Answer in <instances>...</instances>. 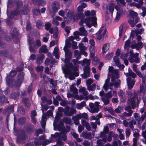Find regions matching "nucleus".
<instances>
[{
    "instance_id": "47",
    "label": "nucleus",
    "mask_w": 146,
    "mask_h": 146,
    "mask_svg": "<svg viewBox=\"0 0 146 146\" xmlns=\"http://www.w3.org/2000/svg\"><path fill=\"white\" fill-rule=\"evenodd\" d=\"M128 56V53H122L120 55V58L123 60L127 59V57Z\"/></svg>"
},
{
    "instance_id": "25",
    "label": "nucleus",
    "mask_w": 146,
    "mask_h": 146,
    "mask_svg": "<svg viewBox=\"0 0 146 146\" xmlns=\"http://www.w3.org/2000/svg\"><path fill=\"white\" fill-rule=\"evenodd\" d=\"M80 35L86 36L87 35V31L84 27H81L79 29Z\"/></svg>"
},
{
    "instance_id": "38",
    "label": "nucleus",
    "mask_w": 146,
    "mask_h": 146,
    "mask_svg": "<svg viewBox=\"0 0 146 146\" xmlns=\"http://www.w3.org/2000/svg\"><path fill=\"white\" fill-rule=\"evenodd\" d=\"M14 107L13 106H11L10 107H9L7 109L4 111V113H6L8 112L9 113L11 112H13V111Z\"/></svg>"
},
{
    "instance_id": "57",
    "label": "nucleus",
    "mask_w": 146,
    "mask_h": 146,
    "mask_svg": "<svg viewBox=\"0 0 146 146\" xmlns=\"http://www.w3.org/2000/svg\"><path fill=\"white\" fill-rule=\"evenodd\" d=\"M144 119V117L141 116L137 121V125L142 124V122L143 121Z\"/></svg>"
},
{
    "instance_id": "60",
    "label": "nucleus",
    "mask_w": 146,
    "mask_h": 146,
    "mask_svg": "<svg viewBox=\"0 0 146 146\" xmlns=\"http://www.w3.org/2000/svg\"><path fill=\"white\" fill-rule=\"evenodd\" d=\"M130 41L129 40H127L125 42L124 46V48L125 49L128 47L130 44Z\"/></svg>"
},
{
    "instance_id": "15",
    "label": "nucleus",
    "mask_w": 146,
    "mask_h": 146,
    "mask_svg": "<svg viewBox=\"0 0 146 146\" xmlns=\"http://www.w3.org/2000/svg\"><path fill=\"white\" fill-rule=\"evenodd\" d=\"M80 136L86 139H91L92 137V134L87 131L83 132Z\"/></svg>"
},
{
    "instance_id": "36",
    "label": "nucleus",
    "mask_w": 146,
    "mask_h": 146,
    "mask_svg": "<svg viewBox=\"0 0 146 146\" xmlns=\"http://www.w3.org/2000/svg\"><path fill=\"white\" fill-rule=\"evenodd\" d=\"M133 51L132 50H130L129 51L130 56L132 57L133 58H135L136 57H137L138 56V53H136L134 54L133 52Z\"/></svg>"
},
{
    "instance_id": "2",
    "label": "nucleus",
    "mask_w": 146,
    "mask_h": 146,
    "mask_svg": "<svg viewBox=\"0 0 146 146\" xmlns=\"http://www.w3.org/2000/svg\"><path fill=\"white\" fill-rule=\"evenodd\" d=\"M78 16L79 19H81L79 24L80 26H82L83 23H85L86 25L89 27L90 28L92 25L96 27L97 26L96 21L97 18L96 17H90L85 19L84 18L85 16L82 13H78Z\"/></svg>"
},
{
    "instance_id": "54",
    "label": "nucleus",
    "mask_w": 146,
    "mask_h": 146,
    "mask_svg": "<svg viewBox=\"0 0 146 146\" xmlns=\"http://www.w3.org/2000/svg\"><path fill=\"white\" fill-rule=\"evenodd\" d=\"M82 62L84 64H86L87 66H89L90 64V60L86 59L83 60Z\"/></svg>"
},
{
    "instance_id": "28",
    "label": "nucleus",
    "mask_w": 146,
    "mask_h": 146,
    "mask_svg": "<svg viewBox=\"0 0 146 146\" xmlns=\"http://www.w3.org/2000/svg\"><path fill=\"white\" fill-rule=\"evenodd\" d=\"M86 106V103L83 101L80 103L76 105V108L78 110L81 109L84 106Z\"/></svg>"
},
{
    "instance_id": "20",
    "label": "nucleus",
    "mask_w": 146,
    "mask_h": 146,
    "mask_svg": "<svg viewBox=\"0 0 146 146\" xmlns=\"http://www.w3.org/2000/svg\"><path fill=\"white\" fill-rule=\"evenodd\" d=\"M125 74L127 77L131 76L133 78H135L136 76V74L130 70H129L128 72L125 73Z\"/></svg>"
},
{
    "instance_id": "63",
    "label": "nucleus",
    "mask_w": 146,
    "mask_h": 146,
    "mask_svg": "<svg viewBox=\"0 0 146 146\" xmlns=\"http://www.w3.org/2000/svg\"><path fill=\"white\" fill-rule=\"evenodd\" d=\"M136 44L137 46V50H138L139 48H141L143 46V43L140 41L138 42Z\"/></svg>"
},
{
    "instance_id": "24",
    "label": "nucleus",
    "mask_w": 146,
    "mask_h": 146,
    "mask_svg": "<svg viewBox=\"0 0 146 146\" xmlns=\"http://www.w3.org/2000/svg\"><path fill=\"white\" fill-rule=\"evenodd\" d=\"M136 123V121L135 120L133 119L129 122L128 126L132 129H133L134 128L133 125H135Z\"/></svg>"
},
{
    "instance_id": "51",
    "label": "nucleus",
    "mask_w": 146,
    "mask_h": 146,
    "mask_svg": "<svg viewBox=\"0 0 146 146\" xmlns=\"http://www.w3.org/2000/svg\"><path fill=\"white\" fill-rule=\"evenodd\" d=\"M60 138H62L64 141H66L67 139L66 133H61L60 135Z\"/></svg>"
},
{
    "instance_id": "1",
    "label": "nucleus",
    "mask_w": 146,
    "mask_h": 146,
    "mask_svg": "<svg viewBox=\"0 0 146 146\" xmlns=\"http://www.w3.org/2000/svg\"><path fill=\"white\" fill-rule=\"evenodd\" d=\"M108 70L112 76L110 83V78L109 77H108L106 80L103 88L106 91H107L109 88L113 89V88H117L121 84L120 80L117 79L119 77V70L116 69H113V67L110 66L109 67Z\"/></svg>"
},
{
    "instance_id": "11",
    "label": "nucleus",
    "mask_w": 146,
    "mask_h": 146,
    "mask_svg": "<svg viewBox=\"0 0 146 146\" xmlns=\"http://www.w3.org/2000/svg\"><path fill=\"white\" fill-rule=\"evenodd\" d=\"M18 78L15 82V86L16 88H19L21 86L23 81V76L22 73H21L18 76Z\"/></svg>"
},
{
    "instance_id": "7",
    "label": "nucleus",
    "mask_w": 146,
    "mask_h": 146,
    "mask_svg": "<svg viewBox=\"0 0 146 146\" xmlns=\"http://www.w3.org/2000/svg\"><path fill=\"white\" fill-rule=\"evenodd\" d=\"M104 29V27H102L100 29L99 31L96 33V35L97 36V39L100 40L102 39V40H105L107 38V35L106 34V30L105 29L103 33L101 34L102 32Z\"/></svg>"
},
{
    "instance_id": "10",
    "label": "nucleus",
    "mask_w": 146,
    "mask_h": 146,
    "mask_svg": "<svg viewBox=\"0 0 146 146\" xmlns=\"http://www.w3.org/2000/svg\"><path fill=\"white\" fill-rule=\"evenodd\" d=\"M114 9V4L111 3L108 5H107L106 10V13L107 14L111 13L112 14Z\"/></svg>"
},
{
    "instance_id": "9",
    "label": "nucleus",
    "mask_w": 146,
    "mask_h": 146,
    "mask_svg": "<svg viewBox=\"0 0 146 146\" xmlns=\"http://www.w3.org/2000/svg\"><path fill=\"white\" fill-rule=\"evenodd\" d=\"M76 110L67 106L65 107L64 114L65 115L69 116H72L74 114L76 113Z\"/></svg>"
},
{
    "instance_id": "17",
    "label": "nucleus",
    "mask_w": 146,
    "mask_h": 146,
    "mask_svg": "<svg viewBox=\"0 0 146 146\" xmlns=\"http://www.w3.org/2000/svg\"><path fill=\"white\" fill-rule=\"evenodd\" d=\"M48 52V50L46 48V46L45 45H42L39 48V53H47Z\"/></svg>"
},
{
    "instance_id": "56",
    "label": "nucleus",
    "mask_w": 146,
    "mask_h": 146,
    "mask_svg": "<svg viewBox=\"0 0 146 146\" xmlns=\"http://www.w3.org/2000/svg\"><path fill=\"white\" fill-rule=\"evenodd\" d=\"M133 112V111H131L130 112H129V113H127L125 112L123 113L122 115L123 116L125 117H130L131 115Z\"/></svg>"
},
{
    "instance_id": "29",
    "label": "nucleus",
    "mask_w": 146,
    "mask_h": 146,
    "mask_svg": "<svg viewBox=\"0 0 146 146\" xmlns=\"http://www.w3.org/2000/svg\"><path fill=\"white\" fill-rule=\"evenodd\" d=\"M104 110L105 111H108L109 113L112 115H114V112L113 110L111 107H105L104 108Z\"/></svg>"
},
{
    "instance_id": "39",
    "label": "nucleus",
    "mask_w": 146,
    "mask_h": 146,
    "mask_svg": "<svg viewBox=\"0 0 146 146\" xmlns=\"http://www.w3.org/2000/svg\"><path fill=\"white\" fill-rule=\"evenodd\" d=\"M36 25L38 29H41L43 27V23L40 21L38 20L36 22Z\"/></svg>"
},
{
    "instance_id": "30",
    "label": "nucleus",
    "mask_w": 146,
    "mask_h": 146,
    "mask_svg": "<svg viewBox=\"0 0 146 146\" xmlns=\"http://www.w3.org/2000/svg\"><path fill=\"white\" fill-rule=\"evenodd\" d=\"M136 73L139 77H141L142 80V82H144L145 81L146 76L144 74H142L139 71H137Z\"/></svg>"
},
{
    "instance_id": "41",
    "label": "nucleus",
    "mask_w": 146,
    "mask_h": 146,
    "mask_svg": "<svg viewBox=\"0 0 146 146\" xmlns=\"http://www.w3.org/2000/svg\"><path fill=\"white\" fill-rule=\"evenodd\" d=\"M33 12L34 14L36 15H38L40 14L39 8L38 7L34 8Z\"/></svg>"
},
{
    "instance_id": "59",
    "label": "nucleus",
    "mask_w": 146,
    "mask_h": 146,
    "mask_svg": "<svg viewBox=\"0 0 146 146\" xmlns=\"http://www.w3.org/2000/svg\"><path fill=\"white\" fill-rule=\"evenodd\" d=\"M118 94L121 98H123L125 96V93L122 90H119L118 92Z\"/></svg>"
},
{
    "instance_id": "45",
    "label": "nucleus",
    "mask_w": 146,
    "mask_h": 146,
    "mask_svg": "<svg viewBox=\"0 0 146 146\" xmlns=\"http://www.w3.org/2000/svg\"><path fill=\"white\" fill-rule=\"evenodd\" d=\"M146 126V122L144 123L142 125L141 124H138V127L142 130H144L145 129V127Z\"/></svg>"
},
{
    "instance_id": "26",
    "label": "nucleus",
    "mask_w": 146,
    "mask_h": 146,
    "mask_svg": "<svg viewBox=\"0 0 146 146\" xmlns=\"http://www.w3.org/2000/svg\"><path fill=\"white\" fill-rule=\"evenodd\" d=\"M75 38V37H74L73 36H71L68 39L66 40V45L67 44L68 46H70L71 44L69 42V41H72Z\"/></svg>"
},
{
    "instance_id": "18",
    "label": "nucleus",
    "mask_w": 146,
    "mask_h": 146,
    "mask_svg": "<svg viewBox=\"0 0 146 146\" xmlns=\"http://www.w3.org/2000/svg\"><path fill=\"white\" fill-rule=\"evenodd\" d=\"M44 54H39L36 60V62L38 64H40L42 62V60L44 59Z\"/></svg>"
},
{
    "instance_id": "6",
    "label": "nucleus",
    "mask_w": 146,
    "mask_h": 146,
    "mask_svg": "<svg viewBox=\"0 0 146 146\" xmlns=\"http://www.w3.org/2000/svg\"><path fill=\"white\" fill-rule=\"evenodd\" d=\"M58 15L62 16L64 17L65 15L67 17L66 19V17H64V19L67 22L70 21L72 19V15L71 14L70 11L68 9H65L64 11L61 10L58 12Z\"/></svg>"
},
{
    "instance_id": "61",
    "label": "nucleus",
    "mask_w": 146,
    "mask_h": 146,
    "mask_svg": "<svg viewBox=\"0 0 146 146\" xmlns=\"http://www.w3.org/2000/svg\"><path fill=\"white\" fill-rule=\"evenodd\" d=\"M87 121L85 120L84 119H82V124L83 126H86L88 125L89 123L88 122V119H87Z\"/></svg>"
},
{
    "instance_id": "23",
    "label": "nucleus",
    "mask_w": 146,
    "mask_h": 146,
    "mask_svg": "<svg viewBox=\"0 0 146 146\" xmlns=\"http://www.w3.org/2000/svg\"><path fill=\"white\" fill-rule=\"evenodd\" d=\"M22 13V12H21L17 10L16 11L14 12H12L10 13V15L9 16L10 19H13L15 15H17L20 14V13Z\"/></svg>"
},
{
    "instance_id": "16",
    "label": "nucleus",
    "mask_w": 146,
    "mask_h": 146,
    "mask_svg": "<svg viewBox=\"0 0 146 146\" xmlns=\"http://www.w3.org/2000/svg\"><path fill=\"white\" fill-rule=\"evenodd\" d=\"M80 119V116L79 114H77L75 116H74L72 117V119L74 121V123L75 125H77L79 123V120Z\"/></svg>"
},
{
    "instance_id": "42",
    "label": "nucleus",
    "mask_w": 146,
    "mask_h": 146,
    "mask_svg": "<svg viewBox=\"0 0 146 146\" xmlns=\"http://www.w3.org/2000/svg\"><path fill=\"white\" fill-rule=\"evenodd\" d=\"M139 131L137 129H135L133 131V136L136 138L139 137Z\"/></svg>"
},
{
    "instance_id": "34",
    "label": "nucleus",
    "mask_w": 146,
    "mask_h": 146,
    "mask_svg": "<svg viewBox=\"0 0 146 146\" xmlns=\"http://www.w3.org/2000/svg\"><path fill=\"white\" fill-rule=\"evenodd\" d=\"M18 111L19 113L22 115H24L25 113V110L21 106H20L18 107Z\"/></svg>"
},
{
    "instance_id": "58",
    "label": "nucleus",
    "mask_w": 146,
    "mask_h": 146,
    "mask_svg": "<svg viewBox=\"0 0 146 146\" xmlns=\"http://www.w3.org/2000/svg\"><path fill=\"white\" fill-rule=\"evenodd\" d=\"M145 81L144 82H143V83L142 85H141L140 86V91L141 92H144V88L145 87Z\"/></svg>"
},
{
    "instance_id": "35",
    "label": "nucleus",
    "mask_w": 146,
    "mask_h": 146,
    "mask_svg": "<svg viewBox=\"0 0 146 146\" xmlns=\"http://www.w3.org/2000/svg\"><path fill=\"white\" fill-rule=\"evenodd\" d=\"M124 29L123 25L122 24L120 25L119 27V35L121 36L122 34L124 33Z\"/></svg>"
},
{
    "instance_id": "37",
    "label": "nucleus",
    "mask_w": 146,
    "mask_h": 146,
    "mask_svg": "<svg viewBox=\"0 0 146 146\" xmlns=\"http://www.w3.org/2000/svg\"><path fill=\"white\" fill-rule=\"evenodd\" d=\"M23 101L24 102L25 105L27 107H30L31 106V104L30 103L28 99L26 98H24L23 99Z\"/></svg>"
},
{
    "instance_id": "3",
    "label": "nucleus",
    "mask_w": 146,
    "mask_h": 146,
    "mask_svg": "<svg viewBox=\"0 0 146 146\" xmlns=\"http://www.w3.org/2000/svg\"><path fill=\"white\" fill-rule=\"evenodd\" d=\"M73 67V65L72 66V68H71L70 66L66 67L65 68H63V70L64 74L66 78L68 77L70 80H71L74 79L75 76H77L79 75L78 73L77 72H74L70 69V68H72Z\"/></svg>"
},
{
    "instance_id": "4",
    "label": "nucleus",
    "mask_w": 146,
    "mask_h": 146,
    "mask_svg": "<svg viewBox=\"0 0 146 146\" xmlns=\"http://www.w3.org/2000/svg\"><path fill=\"white\" fill-rule=\"evenodd\" d=\"M70 46H68V45H65L64 49L65 52L66 58L64 61L65 63V67L70 66L71 68H72L73 65L71 63H69L70 60L71 58L72 53L69 50L68 48Z\"/></svg>"
},
{
    "instance_id": "27",
    "label": "nucleus",
    "mask_w": 146,
    "mask_h": 146,
    "mask_svg": "<svg viewBox=\"0 0 146 146\" xmlns=\"http://www.w3.org/2000/svg\"><path fill=\"white\" fill-rule=\"evenodd\" d=\"M109 44H106L104 45L102 48V52L103 54L106 53L109 49Z\"/></svg>"
},
{
    "instance_id": "19",
    "label": "nucleus",
    "mask_w": 146,
    "mask_h": 146,
    "mask_svg": "<svg viewBox=\"0 0 146 146\" xmlns=\"http://www.w3.org/2000/svg\"><path fill=\"white\" fill-rule=\"evenodd\" d=\"M17 74L16 71L15 70L11 71L10 74V76L9 77L7 76L6 78V81L8 83L9 82V79L10 78H12L13 77L15 76Z\"/></svg>"
},
{
    "instance_id": "32",
    "label": "nucleus",
    "mask_w": 146,
    "mask_h": 146,
    "mask_svg": "<svg viewBox=\"0 0 146 146\" xmlns=\"http://www.w3.org/2000/svg\"><path fill=\"white\" fill-rule=\"evenodd\" d=\"M35 3L36 1H37L39 5L42 6H44L46 3V2L44 0H32Z\"/></svg>"
},
{
    "instance_id": "12",
    "label": "nucleus",
    "mask_w": 146,
    "mask_h": 146,
    "mask_svg": "<svg viewBox=\"0 0 146 146\" xmlns=\"http://www.w3.org/2000/svg\"><path fill=\"white\" fill-rule=\"evenodd\" d=\"M89 106L90 109H88V110L92 113H97L99 111V108L98 107L95 106L94 104L93 103H90Z\"/></svg>"
},
{
    "instance_id": "43",
    "label": "nucleus",
    "mask_w": 146,
    "mask_h": 146,
    "mask_svg": "<svg viewBox=\"0 0 146 146\" xmlns=\"http://www.w3.org/2000/svg\"><path fill=\"white\" fill-rule=\"evenodd\" d=\"M63 121L67 124H70L71 123V119L70 117H65Z\"/></svg>"
},
{
    "instance_id": "44",
    "label": "nucleus",
    "mask_w": 146,
    "mask_h": 146,
    "mask_svg": "<svg viewBox=\"0 0 146 146\" xmlns=\"http://www.w3.org/2000/svg\"><path fill=\"white\" fill-rule=\"evenodd\" d=\"M90 73L89 72L84 71V73L82 75V77L86 78L89 76Z\"/></svg>"
},
{
    "instance_id": "14",
    "label": "nucleus",
    "mask_w": 146,
    "mask_h": 146,
    "mask_svg": "<svg viewBox=\"0 0 146 146\" xmlns=\"http://www.w3.org/2000/svg\"><path fill=\"white\" fill-rule=\"evenodd\" d=\"M128 88L131 89L135 84V81L132 80L131 78L128 77L127 79Z\"/></svg>"
},
{
    "instance_id": "33",
    "label": "nucleus",
    "mask_w": 146,
    "mask_h": 146,
    "mask_svg": "<svg viewBox=\"0 0 146 146\" xmlns=\"http://www.w3.org/2000/svg\"><path fill=\"white\" fill-rule=\"evenodd\" d=\"M96 88V85L94 84L92 86L90 85L88 86V90L89 91H94Z\"/></svg>"
},
{
    "instance_id": "52",
    "label": "nucleus",
    "mask_w": 146,
    "mask_h": 146,
    "mask_svg": "<svg viewBox=\"0 0 146 146\" xmlns=\"http://www.w3.org/2000/svg\"><path fill=\"white\" fill-rule=\"evenodd\" d=\"M130 15L133 17H136L137 16V13L132 10H130L129 11Z\"/></svg>"
},
{
    "instance_id": "55",
    "label": "nucleus",
    "mask_w": 146,
    "mask_h": 146,
    "mask_svg": "<svg viewBox=\"0 0 146 146\" xmlns=\"http://www.w3.org/2000/svg\"><path fill=\"white\" fill-rule=\"evenodd\" d=\"M122 110L123 108L120 106H119L115 109V111L116 113H120Z\"/></svg>"
},
{
    "instance_id": "5",
    "label": "nucleus",
    "mask_w": 146,
    "mask_h": 146,
    "mask_svg": "<svg viewBox=\"0 0 146 146\" xmlns=\"http://www.w3.org/2000/svg\"><path fill=\"white\" fill-rule=\"evenodd\" d=\"M137 96V94L135 92H134L133 97L131 98L129 100V101L128 102L129 106H127L125 108L126 111L130 112L131 111H132L131 110V108L134 109L135 108L136 105L135 100Z\"/></svg>"
},
{
    "instance_id": "64",
    "label": "nucleus",
    "mask_w": 146,
    "mask_h": 146,
    "mask_svg": "<svg viewBox=\"0 0 146 146\" xmlns=\"http://www.w3.org/2000/svg\"><path fill=\"white\" fill-rule=\"evenodd\" d=\"M86 82L88 86L90 85L93 82V80L92 79H89L86 81Z\"/></svg>"
},
{
    "instance_id": "49",
    "label": "nucleus",
    "mask_w": 146,
    "mask_h": 146,
    "mask_svg": "<svg viewBox=\"0 0 146 146\" xmlns=\"http://www.w3.org/2000/svg\"><path fill=\"white\" fill-rule=\"evenodd\" d=\"M78 47L80 49L81 51L86 50L87 48L84 46V44L82 43L79 44Z\"/></svg>"
},
{
    "instance_id": "40",
    "label": "nucleus",
    "mask_w": 146,
    "mask_h": 146,
    "mask_svg": "<svg viewBox=\"0 0 146 146\" xmlns=\"http://www.w3.org/2000/svg\"><path fill=\"white\" fill-rule=\"evenodd\" d=\"M118 144L119 146H121V142L119 140H118L117 141H115L112 143V145L114 146H117Z\"/></svg>"
},
{
    "instance_id": "13",
    "label": "nucleus",
    "mask_w": 146,
    "mask_h": 146,
    "mask_svg": "<svg viewBox=\"0 0 146 146\" xmlns=\"http://www.w3.org/2000/svg\"><path fill=\"white\" fill-rule=\"evenodd\" d=\"M115 9L117 11V14L115 19V21L117 22L120 18V14L123 13V10L121 9L118 5H116Z\"/></svg>"
},
{
    "instance_id": "31",
    "label": "nucleus",
    "mask_w": 146,
    "mask_h": 146,
    "mask_svg": "<svg viewBox=\"0 0 146 146\" xmlns=\"http://www.w3.org/2000/svg\"><path fill=\"white\" fill-rule=\"evenodd\" d=\"M90 50L91 56L92 57H94L95 52L94 47V46H91L90 47Z\"/></svg>"
},
{
    "instance_id": "8",
    "label": "nucleus",
    "mask_w": 146,
    "mask_h": 146,
    "mask_svg": "<svg viewBox=\"0 0 146 146\" xmlns=\"http://www.w3.org/2000/svg\"><path fill=\"white\" fill-rule=\"evenodd\" d=\"M60 7V5L59 3L54 1L52 4V8H49V10L50 13H54L58 11Z\"/></svg>"
},
{
    "instance_id": "53",
    "label": "nucleus",
    "mask_w": 146,
    "mask_h": 146,
    "mask_svg": "<svg viewBox=\"0 0 146 146\" xmlns=\"http://www.w3.org/2000/svg\"><path fill=\"white\" fill-rule=\"evenodd\" d=\"M114 54L113 53H110L106 55L105 57L106 59L110 60L111 59L113 55Z\"/></svg>"
},
{
    "instance_id": "22",
    "label": "nucleus",
    "mask_w": 146,
    "mask_h": 146,
    "mask_svg": "<svg viewBox=\"0 0 146 146\" xmlns=\"http://www.w3.org/2000/svg\"><path fill=\"white\" fill-rule=\"evenodd\" d=\"M74 85L75 84L72 85L70 88V91L72 92L73 95L77 94L78 92V89L74 87Z\"/></svg>"
},
{
    "instance_id": "62",
    "label": "nucleus",
    "mask_w": 146,
    "mask_h": 146,
    "mask_svg": "<svg viewBox=\"0 0 146 146\" xmlns=\"http://www.w3.org/2000/svg\"><path fill=\"white\" fill-rule=\"evenodd\" d=\"M83 95L84 96V100L87 101L88 99V91L86 90L84 92L82 93Z\"/></svg>"
},
{
    "instance_id": "21",
    "label": "nucleus",
    "mask_w": 146,
    "mask_h": 146,
    "mask_svg": "<svg viewBox=\"0 0 146 146\" xmlns=\"http://www.w3.org/2000/svg\"><path fill=\"white\" fill-rule=\"evenodd\" d=\"M101 100L105 105H107L110 103V100L104 96L102 97Z\"/></svg>"
},
{
    "instance_id": "50",
    "label": "nucleus",
    "mask_w": 146,
    "mask_h": 146,
    "mask_svg": "<svg viewBox=\"0 0 146 146\" xmlns=\"http://www.w3.org/2000/svg\"><path fill=\"white\" fill-rule=\"evenodd\" d=\"M104 96L108 99L112 97L113 94L111 91H110L107 93H106Z\"/></svg>"
},
{
    "instance_id": "46",
    "label": "nucleus",
    "mask_w": 146,
    "mask_h": 146,
    "mask_svg": "<svg viewBox=\"0 0 146 146\" xmlns=\"http://www.w3.org/2000/svg\"><path fill=\"white\" fill-rule=\"evenodd\" d=\"M20 94V93L17 94L15 93H13L12 94H11V95L10 96V97L14 99H16L18 98L19 95Z\"/></svg>"
},
{
    "instance_id": "48",
    "label": "nucleus",
    "mask_w": 146,
    "mask_h": 146,
    "mask_svg": "<svg viewBox=\"0 0 146 146\" xmlns=\"http://www.w3.org/2000/svg\"><path fill=\"white\" fill-rule=\"evenodd\" d=\"M114 62L115 63L116 65L117 66H118L120 63L119 60V58L118 57L115 56L113 58Z\"/></svg>"
}]
</instances>
